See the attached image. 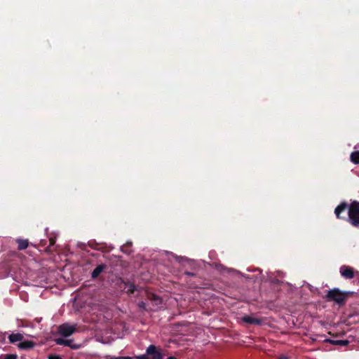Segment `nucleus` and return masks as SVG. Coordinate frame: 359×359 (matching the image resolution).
<instances>
[{
  "label": "nucleus",
  "mask_w": 359,
  "mask_h": 359,
  "mask_svg": "<svg viewBox=\"0 0 359 359\" xmlns=\"http://www.w3.org/2000/svg\"><path fill=\"white\" fill-rule=\"evenodd\" d=\"M48 359H62V358L57 355H50L48 356Z\"/></svg>",
  "instance_id": "21"
},
{
  "label": "nucleus",
  "mask_w": 359,
  "mask_h": 359,
  "mask_svg": "<svg viewBox=\"0 0 359 359\" xmlns=\"http://www.w3.org/2000/svg\"><path fill=\"white\" fill-rule=\"evenodd\" d=\"M347 207L348 206L346 203H342L335 208L334 213L337 218H344L343 217L341 216V212H344L346 210Z\"/></svg>",
  "instance_id": "12"
},
{
  "label": "nucleus",
  "mask_w": 359,
  "mask_h": 359,
  "mask_svg": "<svg viewBox=\"0 0 359 359\" xmlns=\"http://www.w3.org/2000/svg\"><path fill=\"white\" fill-rule=\"evenodd\" d=\"M24 338V336L20 333H12L8 336L9 342L11 344H15L17 341H21Z\"/></svg>",
  "instance_id": "11"
},
{
  "label": "nucleus",
  "mask_w": 359,
  "mask_h": 359,
  "mask_svg": "<svg viewBox=\"0 0 359 359\" xmlns=\"http://www.w3.org/2000/svg\"><path fill=\"white\" fill-rule=\"evenodd\" d=\"M16 243H18V249L19 250H25L28 245H29V242L27 240H25V239H20V238H18L16 240Z\"/></svg>",
  "instance_id": "14"
},
{
  "label": "nucleus",
  "mask_w": 359,
  "mask_h": 359,
  "mask_svg": "<svg viewBox=\"0 0 359 359\" xmlns=\"http://www.w3.org/2000/svg\"><path fill=\"white\" fill-rule=\"evenodd\" d=\"M167 359H176L174 356H169Z\"/></svg>",
  "instance_id": "27"
},
{
  "label": "nucleus",
  "mask_w": 359,
  "mask_h": 359,
  "mask_svg": "<svg viewBox=\"0 0 359 359\" xmlns=\"http://www.w3.org/2000/svg\"><path fill=\"white\" fill-rule=\"evenodd\" d=\"M348 221L355 227H359V202L351 203L348 210Z\"/></svg>",
  "instance_id": "2"
},
{
  "label": "nucleus",
  "mask_w": 359,
  "mask_h": 359,
  "mask_svg": "<svg viewBox=\"0 0 359 359\" xmlns=\"http://www.w3.org/2000/svg\"><path fill=\"white\" fill-rule=\"evenodd\" d=\"M350 158H351V161L353 163L358 164L359 163V151H357L352 152Z\"/></svg>",
  "instance_id": "15"
},
{
  "label": "nucleus",
  "mask_w": 359,
  "mask_h": 359,
  "mask_svg": "<svg viewBox=\"0 0 359 359\" xmlns=\"http://www.w3.org/2000/svg\"><path fill=\"white\" fill-rule=\"evenodd\" d=\"M324 342L330 343L333 345H338V346H346L349 344L348 340H334L331 339H324Z\"/></svg>",
  "instance_id": "10"
},
{
  "label": "nucleus",
  "mask_w": 359,
  "mask_h": 359,
  "mask_svg": "<svg viewBox=\"0 0 359 359\" xmlns=\"http://www.w3.org/2000/svg\"><path fill=\"white\" fill-rule=\"evenodd\" d=\"M137 359H149V358L146 355H141V356H139L137 358Z\"/></svg>",
  "instance_id": "24"
},
{
  "label": "nucleus",
  "mask_w": 359,
  "mask_h": 359,
  "mask_svg": "<svg viewBox=\"0 0 359 359\" xmlns=\"http://www.w3.org/2000/svg\"><path fill=\"white\" fill-rule=\"evenodd\" d=\"M88 245L92 248V249H94V250H100V248L99 247V244L97 243L95 241H90L88 243Z\"/></svg>",
  "instance_id": "19"
},
{
  "label": "nucleus",
  "mask_w": 359,
  "mask_h": 359,
  "mask_svg": "<svg viewBox=\"0 0 359 359\" xmlns=\"http://www.w3.org/2000/svg\"><path fill=\"white\" fill-rule=\"evenodd\" d=\"M115 359H133V358H130V357H123V356H121V357L116 358Z\"/></svg>",
  "instance_id": "22"
},
{
  "label": "nucleus",
  "mask_w": 359,
  "mask_h": 359,
  "mask_svg": "<svg viewBox=\"0 0 359 359\" xmlns=\"http://www.w3.org/2000/svg\"><path fill=\"white\" fill-rule=\"evenodd\" d=\"M55 342L57 345L68 346L74 350L79 349L81 347V346L79 344H74L73 339H65L63 338H56V339H55Z\"/></svg>",
  "instance_id": "4"
},
{
  "label": "nucleus",
  "mask_w": 359,
  "mask_h": 359,
  "mask_svg": "<svg viewBox=\"0 0 359 359\" xmlns=\"http://www.w3.org/2000/svg\"><path fill=\"white\" fill-rule=\"evenodd\" d=\"M185 274L187 275V276H195V274L192 272H188V271H186L185 272Z\"/></svg>",
  "instance_id": "23"
},
{
  "label": "nucleus",
  "mask_w": 359,
  "mask_h": 359,
  "mask_svg": "<svg viewBox=\"0 0 359 359\" xmlns=\"http://www.w3.org/2000/svg\"><path fill=\"white\" fill-rule=\"evenodd\" d=\"M127 288L126 292L128 294H133L134 292L136 290V286L133 283H130L128 285H126L125 289Z\"/></svg>",
  "instance_id": "17"
},
{
  "label": "nucleus",
  "mask_w": 359,
  "mask_h": 359,
  "mask_svg": "<svg viewBox=\"0 0 359 359\" xmlns=\"http://www.w3.org/2000/svg\"><path fill=\"white\" fill-rule=\"evenodd\" d=\"M56 242V238L55 237H50L49 238V245L46 248V251L48 252H50L53 251L51 247H53Z\"/></svg>",
  "instance_id": "16"
},
{
  "label": "nucleus",
  "mask_w": 359,
  "mask_h": 359,
  "mask_svg": "<svg viewBox=\"0 0 359 359\" xmlns=\"http://www.w3.org/2000/svg\"><path fill=\"white\" fill-rule=\"evenodd\" d=\"M147 299L149 300H150L151 302H152L154 305H155L156 306H160L163 303L162 298L161 297L156 295L154 293H151V292L148 293Z\"/></svg>",
  "instance_id": "8"
},
{
  "label": "nucleus",
  "mask_w": 359,
  "mask_h": 359,
  "mask_svg": "<svg viewBox=\"0 0 359 359\" xmlns=\"http://www.w3.org/2000/svg\"><path fill=\"white\" fill-rule=\"evenodd\" d=\"M147 354L151 357V359H163V354L154 345H150L147 348Z\"/></svg>",
  "instance_id": "5"
},
{
  "label": "nucleus",
  "mask_w": 359,
  "mask_h": 359,
  "mask_svg": "<svg viewBox=\"0 0 359 359\" xmlns=\"http://www.w3.org/2000/svg\"><path fill=\"white\" fill-rule=\"evenodd\" d=\"M0 359H17V355L15 354L1 355Z\"/></svg>",
  "instance_id": "18"
},
{
  "label": "nucleus",
  "mask_w": 359,
  "mask_h": 359,
  "mask_svg": "<svg viewBox=\"0 0 359 359\" xmlns=\"http://www.w3.org/2000/svg\"><path fill=\"white\" fill-rule=\"evenodd\" d=\"M107 269V265L105 264H101L92 271L91 278L93 279L97 278L101 273H102L105 269Z\"/></svg>",
  "instance_id": "9"
},
{
  "label": "nucleus",
  "mask_w": 359,
  "mask_h": 359,
  "mask_svg": "<svg viewBox=\"0 0 359 359\" xmlns=\"http://www.w3.org/2000/svg\"><path fill=\"white\" fill-rule=\"evenodd\" d=\"M41 245H46V241L42 240V241H41Z\"/></svg>",
  "instance_id": "26"
},
{
  "label": "nucleus",
  "mask_w": 359,
  "mask_h": 359,
  "mask_svg": "<svg viewBox=\"0 0 359 359\" xmlns=\"http://www.w3.org/2000/svg\"><path fill=\"white\" fill-rule=\"evenodd\" d=\"M137 305H138V307L143 311H149V309L147 308L146 303L144 302H139Z\"/></svg>",
  "instance_id": "20"
},
{
  "label": "nucleus",
  "mask_w": 359,
  "mask_h": 359,
  "mask_svg": "<svg viewBox=\"0 0 359 359\" xmlns=\"http://www.w3.org/2000/svg\"><path fill=\"white\" fill-rule=\"evenodd\" d=\"M278 359H289L286 355H281Z\"/></svg>",
  "instance_id": "25"
},
{
  "label": "nucleus",
  "mask_w": 359,
  "mask_h": 359,
  "mask_svg": "<svg viewBox=\"0 0 359 359\" xmlns=\"http://www.w3.org/2000/svg\"><path fill=\"white\" fill-rule=\"evenodd\" d=\"M76 331V325L63 323L57 327V332L63 337H68Z\"/></svg>",
  "instance_id": "3"
},
{
  "label": "nucleus",
  "mask_w": 359,
  "mask_h": 359,
  "mask_svg": "<svg viewBox=\"0 0 359 359\" xmlns=\"http://www.w3.org/2000/svg\"><path fill=\"white\" fill-rule=\"evenodd\" d=\"M35 346V343L32 341L26 340L24 341L20 342L18 346L20 349H30L33 348Z\"/></svg>",
  "instance_id": "13"
},
{
  "label": "nucleus",
  "mask_w": 359,
  "mask_h": 359,
  "mask_svg": "<svg viewBox=\"0 0 359 359\" xmlns=\"http://www.w3.org/2000/svg\"><path fill=\"white\" fill-rule=\"evenodd\" d=\"M242 320L243 322L247 323V324H250V325H260L262 323V320L259 318H253L250 316H244L243 318H242Z\"/></svg>",
  "instance_id": "7"
},
{
  "label": "nucleus",
  "mask_w": 359,
  "mask_h": 359,
  "mask_svg": "<svg viewBox=\"0 0 359 359\" xmlns=\"http://www.w3.org/2000/svg\"><path fill=\"white\" fill-rule=\"evenodd\" d=\"M355 294V292L342 291L337 287H334L327 290L323 298L327 302H333L339 306H343L346 304L348 298L353 297Z\"/></svg>",
  "instance_id": "1"
},
{
  "label": "nucleus",
  "mask_w": 359,
  "mask_h": 359,
  "mask_svg": "<svg viewBox=\"0 0 359 359\" xmlns=\"http://www.w3.org/2000/svg\"><path fill=\"white\" fill-rule=\"evenodd\" d=\"M340 273L346 279H351L354 277V269L348 266H342L340 268Z\"/></svg>",
  "instance_id": "6"
}]
</instances>
